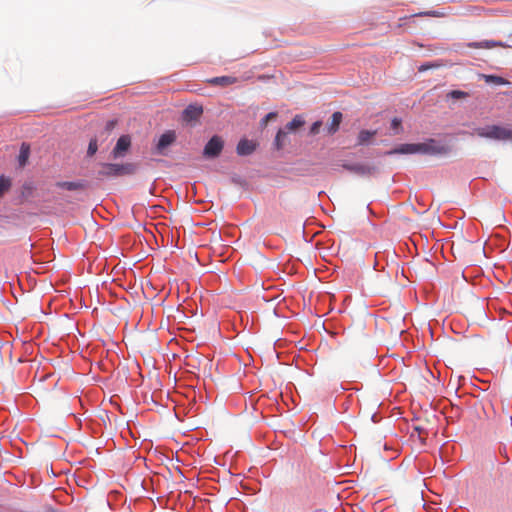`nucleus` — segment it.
<instances>
[{
    "mask_svg": "<svg viewBox=\"0 0 512 512\" xmlns=\"http://www.w3.org/2000/svg\"><path fill=\"white\" fill-rule=\"evenodd\" d=\"M422 15H431V16H438V14L436 12H423V13H418V14H415V16H422Z\"/></svg>",
    "mask_w": 512,
    "mask_h": 512,
    "instance_id": "bb28decb",
    "label": "nucleus"
},
{
    "mask_svg": "<svg viewBox=\"0 0 512 512\" xmlns=\"http://www.w3.org/2000/svg\"><path fill=\"white\" fill-rule=\"evenodd\" d=\"M486 83H492L495 85H505L508 81L500 76L495 75H482Z\"/></svg>",
    "mask_w": 512,
    "mask_h": 512,
    "instance_id": "a211bd4d",
    "label": "nucleus"
},
{
    "mask_svg": "<svg viewBox=\"0 0 512 512\" xmlns=\"http://www.w3.org/2000/svg\"><path fill=\"white\" fill-rule=\"evenodd\" d=\"M473 47H476V48H491V47H495V46H500V47H507L505 44L501 43V42H489V41H486V42H483V43H476V44H473L472 45Z\"/></svg>",
    "mask_w": 512,
    "mask_h": 512,
    "instance_id": "aec40b11",
    "label": "nucleus"
},
{
    "mask_svg": "<svg viewBox=\"0 0 512 512\" xmlns=\"http://www.w3.org/2000/svg\"><path fill=\"white\" fill-rule=\"evenodd\" d=\"M305 124V120L301 115H296L289 123L286 124L285 130L288 133L297 132L303 125Z\"/></svg>",
    "mask_w": 512,
    "mask_h": 512,
    "instance_id": "f8f14e48",
    "label": "nucleus"
},
{
    "mask_svg": "<svg viewBox=\"0 0 512 512\" xmlns=\"http://www.w3.org/2000/svg\"><path fill=\"white\" fill-rule=\"evenodd\" d=\"M56 186L59 188H62V189L69 190V191L78 190L83 187V185L79 182H70V181L57 182Z\"/></svg>",
    "mask_w": 512,
    "mask_h": 512,
    "instance_id": "f3484780",
    "label": "nucleus"
},
{
    "mask_svg": "<svg viewBox=\"0 0 512 512\" xmlns=\"http://www.w3.org/2000/svg\"><path fill=\"white\" fill-rule=\"evenodd\" d=\"M131 145V139L128 135H122L118 140L117 143L112 151L113 158H118L123 156Z\"/></svg>",
    "mask_w": 512,
    "mask_h": 512,
    "instance_id": "39448f33",
    "label": "nucleus"
},
{
    "mask_svg": "<svg viewBox=\"0 0 512 512\" xmlns=\"http://www.w3.org/2000/svg\"><path fill=\"white\" fill-rule=\"evenodd\" d=\"M450 147L447 145H443L438 143L434 139H429L423 143H412V144H402L398 148L393 151L388 152L387 154L400 153V154H427V155H446L450 152Z\"/></svg>",
    "mask_w": 512,
    "mask_h": 512,
    "instance_id": "f257e3e1",
    "label": "nucleus"
},
{
    "mask_svg": "<svg viewBox=\"0 0 512 512\" xmlns=\"http://www.w3.org/2000/svg\"><path fill=\"white\" fill-rule=\"evenodd\" d=\"M237 82V78L233 76H219L207 80V83L213 86L227 87Z\"/></svg>",
    "mask_w": 512,
    "mask_h": 512,
    "instance_id": "9b49d317",
    "label": "nucleus"
},
{
    "mask_svg": "<svg viewBox=\"0 0 512 512\" xmlns=\"http://www.w3.org/2000/svg\"><path fill=\"white\" fill-rule=\"evenodd\" d=\"M257 298H258V308H260L262 306V304H261V301H262L264 304L267 305V310L268 311H271L274 315L276 314V304L274 303V301L277 299V296H275V295H272V296L267 295L266 289L263 288V293L262 294L258 290Z\"/></svg>",
    "mask_w": 512,
    "mask_h": 512,
    "instance_id": "0eeeda50",
    "label": "nucleus"
},
{
    "mask_svg": "<svg viewBox=\"0 0 512 512\" xmlns=\"http://www.w3.org/2000/svg\"><path fill=\"white\" fill-rule=\"evenodd\" d=\"M98 150V144L96 139H91L88 145L87 154L93 156Z\"/></svg>",
    "mask_w": 512,
    "mask_h": 512,
    "instance_id": "4be33fe9",
    "label": "nucleus"
},
{
    "mask_svg": "<svg viewBox=\"0 0 512 512\" xmlns=\"http://www.w3.org/2000/svg\"><path fill=\"white\" fill-rule=\"evenodd\" d=\"M11 187V181L5 176L0 177V197Z\"/></svg>",
    "mask_w": 512,
    "mask_h": 512,
    "instance_id": "6ab92c4d",
    "label": "nucleus"
},
{
    "mask_svg": "<svg viewBox=\"0 0 512 512\" xmlns=\"http://www.w3.org/2000/svg\"><path fill=\"white\" fill-rule=\"evenodd\" d=\"M250 405H251L252 409H255L256 401L252 398V396H250Z\"/></svg>",
    "mask_w": 512,
    "mask_h": 512,
    "instance_id": "cd10ccee",
    "label": "nucleus"
},
{
    "mask_svg": "<svg viewBox=\"0 0 512 512\" xmlns=\"http://www.w3.org/2000/svg\"><path fill=\"white\" fill-rule=\"evenodd\" d=\"M203 113V109L201 106L189 105L183 111V119L187 122H191L200 118Z\"/></svg>",
    "mask_w": 512,
    "mask_h": 512,
    "instance_id": "9d476101",
    "label": "nucleus"
},
{
    "mask_svg": "<svg viewBox=\"0 0 512 512\" xmlns=\"http://www.w3.org/2000/svg\"><path fill=\"white\" fill-rule=\"evenodd\" d=\"M276 118H277V113L276 112H270L262 120V125L266 126L269 121L275 120Z\"/></svg>",
    "mask_w": 512,
    "mask_h": 512,
    "instance_id": "b1692460",
    "label": "nucleus"
},
{
    "mask_svg": "<svg viewBox=\"0 0 512 512\" xmlns=\"http://www.w3.org/2000/svg\"><path fill=\"white\" fill-rule=\"evenodd\" d=\"M447 97L452 99H464L468 97V93L460 90H452L447 94Z\"/></svg>",
    "mask_w": 512,
    "mask_h": 512,
    "instance_id": "412c9836",
    "label": "nucleus"
},
{
    "mask_svg": "<svg viewBox=\"0 0 512 512\" xmlns=\"http://www.w3.org/2000/svg\"><path fill=\"white\" fill-rule=\"evenodd\" d=\"M30 156V145L28 143L23 142L20 147V152L18 156V163L20 167H25Z\"/></svg>",
    "mask_w": 512,
    "mask_h": 512,
    "instance_id": "4468645a",
    "label": "nucleus"
},
{
    "mask_svg": "<svg viewBox=\"0 0 512 512\" xmlns=\"http://www.w3.org/2000/svg\"><path fill=\"white\" fill-rule=\"evenodd\" d=\"M437 66H438V65H436V64H424V65H421V66L419 67V71H420V72H422V71H426V70H428V69H430V68H434V67H437Z\"/></svg>",
    "mask_w": 512,
    "mask_h": 512,
    "instance_id": "a878e982",
    "label": "nucleus"
},
{
    "mask_svg": "<svg viewBox=\"0 0 512 512\" xmlns=\"http://www.w3.org/2000/svg\"><path fill=\"white\" fill-rule=\"evenodd\" d=\"M224 147V141L220 136H213L205 145L203 150V155L206 158H216L218 157Z\"/></svg>",
    "mask_w": 512,
    "mask_h": 512,
    "instance_id": "20e7f679",
    "label": "nucleus"
},
{
    "mask_svg": "<svg viewBox=\"0 0 512 512\" xmlns=\"http://www.w3.org/2000/svg\"><path fill=\"white\" fill-rule=\"evenodd\" d=\"M136 171V165L133 163L116 164V163H104L101 165V169L98 171L99 177H118L123 175H131Z\"/></svg>",
    "mask_w": 512,
    "mask_h": 512,
    "instance_id": "7ed1b4c3",
    "label": "nucleus"
},
{
    "mask_svg": "<svg viewBox=\"0 0 512 512\" xmlns=\"http://www.w3.org/2000/svg\"><path fill=\"white\" fill-rule=\"evenodd\" d=\"M255 147L256 145L253 141L244 138L238 142L236 152L240 156L250 155L254 152Z\"/></svg>",
    "mask_w": 512,
    "mask_h": 512,
    "instance_id": "1a4fd4ad",
    "label": "nucleus"
},
{
    "mask_svg": "<svg viewBox=\"0 0 512 512\" xmlns=\"http://www.w3.org/2000/svg\"><path fill=\"white\" fill-rule=\"evenodd\" d=\"M176 140V133L175 131L168 130L165 133H163L156 145L157 151L162 154L164 149L173 144Z\"/></svg>",
    "mask_w": 512,
    "mask_h": 512,
    "instance_id": "423d86ee",
    "label": "nucleus"
},
{
    "mask_svg": "<svg viewBox=\"0 0 512 512\" xmlns=\"http://www.w3.org/2000/svg\"><path fill=\"white\" fill-rule=\"evenodd\" d=\"M343 168L359 175H370L375 171V167L365 164H343Z\"/></svg>",
    "mask_w": 512,
    "mask_h": 512,
    "instance_id": "6e6552de",
    "label": "nucleus"
},
{
    "mask_svg": "<svg viewBox=\"0 0 512 512\" xmlns=\"http://www.w3.org/2000/svg\"><path fill=\"white\" fill-rule=\"evenodd\" d=\"M376 130H361L357 137V145H366L376 136Z\"/></svg>",
    "mask_w": 512,
    "mask_h": 512,
    "instance_id": "ddd939ff",
    "label": "nucleus"
},
{
    "mask_svg": "<svg viewBox=\"0 0 512 512\" xmlns=\"http://www.w3.org/2000/svg\"><path fill=\"white\" fill-rule=\"evenodd\" d=\"M415 429L419 432V435H420V434H421V430H420V428H419V427H416Z\"/></svg>",
    "mask_w": 512,
    "mask_h": 512,
    "instance_id": "c85d7f7f",
    "label": "nucleus"
},
{
    "mask_svg": "<svg viewBox=\"0 0 512 512\" xmlns=\"http://www.w3.org/2000/svg\"><path fill=\"white\" fill-rule=\"evenodd\" d=\"M321 125H322V123L320 121L314 122L310 128V133L313 135L317 134L319 132Z\"/></svg>",
    "mask_w": 512,
    "mask_h": 512,
    "instance_id": "393cba45",
    "label": "nucleus"
},
{
    "mask_svg": "<svg viewBox=\"0 0 512 512\" xmlns=\"http://www.w3.org/2000/svg\"><path fill=\"white\" fill-rule=\"evenodd\" d=\"M287 142H288V132L285 129L278 130L275 140H274V145H275L276 149L280 150V149L284 148L286 146Z\"/></svg>",
    "mask_w": 512,
    "mask_h": 512,
    "instance_id": "dca6fc26",
    "label": "nucleus"
},
{
    "mask_svg": "<svg viewBox=\"0 0 512 512\" xmlns=\"http://www.w3.org/2000/svg\"><path fill=\"white\" fill-rule=\"evenodd\" d=\"M473 134L487 139L497 141L512 140V130L499 125H487L484 127H477L474 129Z\"/></svg>",
    "mask_w": 512,
    "mask_h": 512,
    "instance_id": "f03ea898",
    "label": "nucleus"
},
{
    "mask_svg": "<svg viewBox=\"0 0 512 512\" xmlns=\"http://www.w3.org/2000/svg\"><path fill=\"white\" fill-rule=\"evenodd\" d=\"M343 115L341 112L337 111L334 112L331 116V121L328 125V132L329 134H334L340 126V123L342 121Z\"/></svg>",
    "mask_w": 512,
    "mask_h": 512,
    "instance_id": "2eb2a0df",
    "label": "nucleus"
},
{
    "mask_svg": "<svg viewBox=\"0 0 512 512\" xmlns=\"http://www.w3.org/2000/svg\"><path fill=\"white\" fill-rule=\"evenodd\" d=\"M391 128L395 131V133H399L401 130V119L393 118L391 121Z\"/></svg>",
    "mask_w": 512,
    "mask_h": 512,
    "instance_id": "5701e85b",
    "label": "nucleus"
}]
</instances>
